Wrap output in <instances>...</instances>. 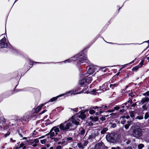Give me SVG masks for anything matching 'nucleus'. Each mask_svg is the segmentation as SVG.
Instances as JSON below:
<instances>
[{
	"label": "nucleus",
	"instance_id": "nucleus-1",
	"mask_svg": "<svg viewBox=\"0 0 149 149\" xmlns=\"http://www.w3.org/2000/svg\"><path fill=\"white\" fill-rule=\"evenodd\" d=\"M79 125V120L77 118H74L72 116L67 121H65L60 125L54 127L51 130L49 134L50 136H53L57 135L60 131L59 128L61 131H67L68 130L75 129L77 126Z\"/></svg>",
	"mask_w": 149,
	"mask_h": 149
},
{
	"label": "nucleus",
	"instance_id": "nucleus-2",
	"mask_svg": "<svg viewBox=\"0 0 149 149\" xmlns=\"http://www.w3.org/2000/svg\"><path fill=\"white\" fill-rule=\"evenodd\" d=\"M77 60H78L80 63H88L89 62V61L87 58V56L84 54L83 52L75 55L72 58L66 60L65 62H70L72 60L75 61Z\"/></svg>",
	"mask_w": 149,
	"mask_h": 149
},
{
	"label": "nucleus",
	"instance_id": "nucleus-3",
	"mask_svg": "<svg viewBox=\"0 0 149 149\" xmlns=\"http://www.w3.org/2000/svg\"><path fill=\"white\" fill-rule=\"evenodd\" d=\"M130 131H131V135L136 138H139L142 134L141 130L138 127H132Z\"/></svg>",
	"mask_w": 149,
	"mask_h": 149
},
{
	"label": "nucleus",
	"instance_id": "nucleus-4",
	"mask_svg": "<svg viewBox=\"0 0 149 149\" xmlns=\"http://www.w3.org/2000/svg\"><path fill=\"white\" fill-rule=\"evenodd\" d=\"M106 138L108 141L112 143L116 142L119 139L118 135L113 133L107 134Z\"/></svg>",
	"mask_w": 149,
	"mask_h": 149
},
{
	"label": "nucleus",
	"instance_id": "nucleus-5",
	"mask_svg": "<svg viewBox=\"0 0 149 149\" xmlns=\"http://www.w3.org/2000/svg\"><path fill=\"white\" fill-rule=\"evenodd\" d=\"M88 132H89L90 133V134L89 135L88 138V139H94L99 134L98 131L97 129L93 130L92 129H90L88 130L86 134Z\"/></svg>",
	"mask_w": 149,
	"mask_h": 149
},
{
	"label": "nucleus",
	"instance_id": "nucleus-6",
	"mask_svg": "<svg viewBox=\"0 0 149 149\" xmlns=\"http://www.w3.org/2000/svg\"><path fill=\"white\" fill-rule=\"evenodd\" d=\"M96 70V66L92 64L90 65L88 67V70L87 72V73L85 74L84 77H86L88 76V75H87V74H93Z\"/></svg>",
	"mask_w": 149,
	"mask_h": 149
},
{
	"label": "nucleus",
	"instance_id": "nucleus-7",
	"mask_svg": "<svg viewBox=\"0 0 149 149\" xmlns=\"http://www.w3.org/2000/svg\"><path fill=\"white\" fill-rule=\"evenodd\" d=\"M6 40V38L5 37L1 40V43H0V48H5L8 47V44L5 43Z\"/></svg>",
	"mask_w": 149,
	"mask_h": 149
},
{
	"label": "nucleus",
	"instance_id": "nucleus-8",
	"mask_svg": "<svg viewBox=\"0 0 149 149\" xmlns=\"http://www.w3.org/2000/svg\"><path fill=\"white\" fill-rule=\"evenodd\" d=\"M149 101V97H145L142 98V100L139 102V104H143L145 103H147Z\"/></svg>",
	"mask_w": 149,
	"mask_h": 149
},
{
	"label": "nucleus",
	"instance_id": "nucleus-9",
	"mask_svg": "<svg viewBox=\"0 0 149 149\" xmlns=\"http://www.w3.org/2000/svg\"><path fill=\"white\" fill-rule=\"evenodd\" d=\"M85 79H84L80 80L79 82V84L81 86H84L86 87L85 89L88 88L87 85L86 84V83Z\"/></svg>",
	"mask_w": 149,
	"mask_h": 149
},
{
	"label": "nucleus",
	"instance_id": "nucleus-10",
	"mask_svg": "<svg viewBox=\"0 0 149 149\" xmlns=\"http://www.w3.org/2000/svg\"><path fill=\"white\" fill-rule=\"evenodd\" d=\"M85 111H82L79 112L80 115H79V118H80L82 119H84L86 118V115L85 114Z\"/></svg>",
	"mask_w": 149,
	"mask_h": 149
},
{
	"label": "nucleus",
	"instance_id": "nucleus-11",
	"mask_svg": "<svg viewBox=\"0 0 149 149\" xmlns=\"http://www.w3.org/2000/svg\"><path fill=\"white\" fill-rule=\"evenodd\" d=\"M109 84L108 83H106L102 85V86H100V90H102L103 91H105L107 89V86H108Z\"/></svg>",
	"mask_w": 149,
	"mask_h": 149
},
{
	"label": "nucleus",
	"instance_id": "nucleus-12",
	"mask_svg": "<svg viewBox=\"0 0 149 149\" xmlns=\"http://www.w3.org/2000/svg\"><path fill=\"white\" fill-rule=\"evenodd\" d=\"M84 146H86L88 143V140H85L84 138L80 142Z\"/></svg>",
	"mask_w": 149,
	"mask_h": 149
},
{
	"label": "nucleus",
	"instance_id": "nucleus-13",
	"mask_svg": "<svg viewBox=\"0 0 149 149\" xmlns=\"http://www.w3.org/2000/svg\"><path fill=\"white\" fill-rule=\"evenodd\" d=\"M102 144V143H99L96 144L95 146V149H101Z\"/></svg>",
	"mask_w": 149,
	"mask_h": 149
},
{
	"label": "nucleus",
	"instance_id": "nucleus-14",
	"mask_svg": "<svg viewBox=\"0 0 149 149\" xmlns=\"http://www.w3.org/2000/svg\"><path fill=\"white\" fill-rule=\"evenodd\" d=\"M92 81L91 78V77H88L87 78L85 79V81L86 82V84L88 86V84L91 83Z\"/></svg>",
	"mask_w": 149,
	"mask_h": 149
},
{
	"label": "nucleus",
	"instance_id": "nucleus-15",
	"mask_svg": "<svg viewBox=\"0 0 149 149\" xmlns=\"http://www.w3.org/2000/svg\"><path fill=\"white\" fill-rule=\"evenodd\" d=\"M90 118L91 120L94 122H96L98 120V118L97 116H92L90 117Z\"/></svg>",
	"mask_w": 149,
	"mask_h": 149
},
{
	"label": "nucleus",
	"instance_id": "nucleus-16",
	"mask_svg": "<svg viewBox=\"0 0 149 149\" xmlns=\"http://www.w3.org/2000/svg\"><path fill=\"white\" fill-rule=\"evenodd\" d=\"M75 92V91H74V90H73V91H70L69 92H68L66 94H69V93H73L74 95H76V94H80L81 93L84 92V91H83V92L80 91L79 92H77V93H74V92Z\"/></svg>",
	"mask_w": 149,
	"mask_h": 149
},
{
	"label": "nucleus",
	"instance_id": "nucleus-17",
	"mask_svg": "<svg viewBox=\"0 0 149 149\" xmlns=\"http://www.w3.org/2000/svg\"><path fill=\"white\" fill-rule=\"evenodd\" d=\"M119 82L113 84H110V87L112 89H113L115 87H116L119 85Z\"/></svg>",
	"mask_w": 149,
	"mask_h": 149
},
{
	"label": "nucleus",
	"instance_id": "nucleus-18",
	"mask_svg": "<svg viewBox=\"0 0 149 149\" xmlns=\"http://www.w3.org/2000/svg\"><path fill=\"white\" fill-rule=\"evenodd\" d=\"M29 145H32L34 147H36L37 146V145L35 143L33 140H30L29 141Z\"/></svg>",
	"mask_w": 149,
	"mask_h": 149
},
{
	"label": "nucleus",
	"instance_id": "nucleus-19",
	"mask_svg": "<svg viewBox=\"0 0 149 149\" xmlns=\"http://www.w3.org/2000/svg\"><path fill=\"white\" fill-rule=\"evenodd\" d=\"M44 106L43 104H42L40 106H38L36 109L35 112L36 113L38 112L42 109V107Z\"/></svg>",
	"mask_w": 149,
	"mask_h": 149
},
{
	"label": "nucleus",
	"instance_id": "nucleus-20",
	"mask_svg": "<svg viewBox=\"0 0 149 149\" xmlns=\"http://www.w3.org/2000/svg\"><path fill=\"white\" fill-rule=\"evenodd\" d=\"M129 113L131 118H133L134 117V114H135V112L134 111H129Z\"/></svg>",
	"mask_w": 149,
	"mask_h": 149
},
{
	"label": "nucleus",
	"instance_id": "nucleus-21",
	"mask_svg": "<svg viewBox=\"0 0 149 149\" xmlns=\"http://www.w3.org/2000/svg\"><path fill=\"white\" fill-rule=\"evenodd\" d=\"M80 134L81 135H84L85 134V131L84 128H80L79 129Z\"/></svg>",
	"mask_w": 149,
	"mask_h": 149
},
{
	"label": "nucleus",
	"instance_id": "nucleus-22",
	"mask_svg": "<svg viewBox=\"0 0 149 149\" xmlns=\"http://www.w3.org/2000/svg\"><path fill=\"white\" fill-rule=\"evenodd\" d=\"M132 122L131 121L128 122L124 126L125 128L126 129H128L130 126L132 124Z\"/></svg>",
	"mask_w": 149,
	"mask_h": 149
},
{
	"label": "nucleus",
	"instance_id": "nucleus-23",
	"mask_svg": "<svg viewBox=\"0 0 149 149\" xmlns=\"http://www.w3.org/2000/svg\"><path fill=\"white\" fill-rule=\"evenodd\" d=\"M29 118V116L28 117H25V116L22 117L21 118V120L22 122H27L28 120V119Z\"/></svg>",
	"mask_w": 149,
	"mask_h": 149
},
{
	"label": "nucleus",
	"instance_id": "nucleus-24",
	"mask_svg": "<svg viewBox=\"0 0 149 149\" xmlns=\"http://www.w3.org/2000/svg\"><path fill=\"white\" fill-rule=\"evenodd\" d=\"M107 107L106 106H103L102 107H93V109H96L97 108L98 109H97V110L98 111H100V110H101L102 109V108H105L106 107Z\"/></svg>",
	"mask_w": 149,
	"mask_h": 149
},
{
	"label": "nucleus",
	"instance_id": "nucleus-25",
	"mask_svg": "<svg viewBox=\"0 0 149 149\" xmlns=\"http://www.w3.org/2000/svg\"><path fill=\"white\" fill-rule=\"evenodd\" d=\"M77 146L79 149H84V147L80 142L77 143Z\"/></svg>",
	"mask_w": 149,
	"mask_h": 149
},
{
	"label": "nucleus",
	"instance_id": "nucleus-26",
	"mask_svg": "<svg viewBox=\"0 0 149 149\" xmlns=\"http://www.w3.org/2000/svg\"><path fill=\"white\" fill-rule=\"evenodd\" d=\"M61 96V95H60V96H58V97H54L52 98L51 99H50V100L48 102H53L54 101L57 99L58 97L59 96Z\"/></svg>",
	"mask_w": 149,
	"mask_h": 149
},
{
	"label": "nucleus",
	"instance_id": "nucleus-27",
	"mask_svg": "<svg viewBox=\"0 0 149 149\" xmlns=\"http://www.w3.org/2000/svg\"><path fill=\"white\" fill-rule=\"evenodd\" d=\"M142 67V65H141L140 66H139V65H137L135 67H134L132 69V70H134L135 71H136L137 70H138L139 68L141 67Z\"/></svg>",
	"mask_w": 149,
	"mask_h": 149
},
{
	"label": "nucleus",
	"instance_id": "nucleus-28",
	"mask_svg": "<svg viewBox=\"0 0 149 149\" xmlns=\"http://www.w3.org/2000/svg\"><path fill=\"white\" fill-rule=\"evenodd\" d=\"M26 148V146H25V145L24 144V143H22L20 144L18 148H22L23 149H24Z\"/></svg>",
	"mask_w": 149,
	"mask_h": 149
},
{
	"label": "nucleus",
	"instance_id": "nucleus-29",
	"mask_svg": "<svg viewBox=\"0 0 149 149\" xmlns=\"http://www.w3.org/2000/svg\"><path fill=\"white\" fill-rule=\"evenodd\" d=\"M108 130V129L107 128H104L101 131V133L102 134L105 133Z\"/></svg>",
	"mask_w": 149,
	"mask_h": 149
},
{
	"label": "nucleus",
	"instance_id": "nucleus-30",
	"mask_svg": "<svg viewBox=\"0 0 149 149\" xmlns=\"http://www.w3.org/2000/svg\"><path fill=\"white\" fill-rule=\"evenodd\" d=\"M37 133H38L37 132H36L35 131H34L32 134V136L33 137H36L37 136L36 135L37 134Z\"/></svg>",
	"mask_w": 149,
	"mask_h": 149
},
{
	"label": "nucleus",
	"instance_id": "nucleus-31",
	"mask_svg": "<svg viewBox=\"0 0 149 149\" xmlns=\"http://www.w3.org/2000/svg\"><path fill=\"white\" fill-rule=\"evenodd\" d=\"M0 121L2 123H5L6 122L5 118L3 117H0Z\"/></svg>",
	"mask_w": 149,
	"mask_h": 149
},
{
	"label": "nucleus",
	"instance_id": "nucleus-32",
	"mask_svg": "<svg viewBox=\"0 0 149 149\" xmlns=\"http://www.w3.org/2000/svg\"><path fill=\"white\" fill-rule=\"evenodd\" d=\"M149 117V113L148 112H146V113L145 116L144 118L146 119H147Z\"/></svg>",
	"mask_w": 149,
	"mask_h": 149
},
{
	"label": "nucleus",
	"instance_id": "nucleus-33",
	"mask_svg": "<svg viewBox=\"0 0 149 149\" xmlns=\"http://www.w3.org/2000/svg\"><path fill=\"white\" fill-rule=\"evenodd\" d=\"M144 145L143 144H141L138 146V148L139 149H141L144 147Z\"/></svg>",
	"mask_w": 149,
	"mask_h": 149
},
{
	"label": "nucleus",
	"instance_id": "nucleus-34",
	"mask_svg": "<svg viewBox=\"0 0 149 149\" xmlns=\"http://www.w3.org/2000/svg\"><path fill=\"white\" fill-rule=\"evenodd\" d=\"M143 116H137L136 118V119H138L139 120H141L143 119Z\"/></svg>",
	"mask_w": 149,
	"mask_h": 149
},
{
	"label": "nucleus",
	"instance_id": "nucleus-35",
	"mask_svg": "<svg viewBox=\"0 0 149 149\" xmlns=\"http://www.w3.org/2000/svg\"><path fill=\"white\" fill-rule=\"evenodd\" d=\"M142 108L144 110H146L147 109V107L146 104L143 105L142 107Z\"/></svg>",
	"mask_w": 149,
	"mask_h": 149
},
{
	"label": "nucleus",
	"instance_id": "nucleus-36",
	"mask_svg": "<svg viewBox=\"0 0 149 149\" xmlns=\"http://www.w3.org/2000/svg\"><path fill=\"white\" fill-rule=\"evenodd\" d=\"M65 140L67 141H72L73 140V139L72 137H68Z\"/></svg>",
	"mask_w": 149,
	"mask_h": 149
},
{
	"label": "nucleus",
	"instance_id": "nucleus-37",
	"mask_svg": "<svg viewBox=\"0 0 149 149\" xmlns=\"http://www.w3.org/2000/svg\"><path fill=\"white\" fill-rule=\"evenodd\" d=\"M71 109L73 111L74 113L75 112L76 113L78 111V108H74L73 109Z\"/></svg>",
	"mask_w": 149,
	"mask_h": 149
},
{
	"label": "nucleus",
	"instance_id": "nucleus-38",
	"mask_svg": "<svg viewBox=\"0 0 149 149\" xmlns=\"http://www.w3.org/2000/svg\"><path fill=\"white\" fill-rule=\"evenodd\" d=\"M47 141V139H45L43 140H40V142L42 144H44Z\"/></svg>",
	"mask_w": 149,
	"mask_h": 149
},
{
	"label": "nucleus",
	"instance_id": "nucleus-39",
	"mask_svg": "<svg viewBox=\"0 0 149 149\" xmlns=\"http://www.w3.org/2000/svg\"><path fill=\"white\" fill-rule=\"evenodd\" d=\"M95 112V111L93 109L90 110L89 111V113L91 114H93Z\"/></svg>",
	"mask_w": 149,
	"mask_h": 149
},
{
	"label": "nucleus",
	"instance_id": "nucleus-40",
	"mask_svg": "<svg viewBox=\"0 0 149 149\" xmlns=\"http://www.w3.org/2000/svg\"><path fill=\"white\" fill-rule=\"evenodd\" d=\"M98 91H99V89H93V92H94V93H100L101 92H97Z\"/></svg>",
	"mask_w": 149,
	"mask_h": 149
},
{
	"label": "nucleus",
	"instance_id": "nucleus-41",
	"mask_svg": "<svg viewBox=\"0 0 149 149\" xmlns=\"http://www.w3.org/2000/svg\"><path fill=\"white\" fill-rule=\"evenodd\" d=\"M127 105V103H125L121 105L120 106V108H124V107H125L124 105H126H126Z\"/></svg>",
	"mask_w": 149,
	"mask_h": 149
},
{
	"label": "nucleus",
	"instance_id": "nucleus-42",
	"mask_svg": "<svg viewBox=\"0 0 149 149\" xmlns=\"http://www.w3.org/2000/svg\"><path fill=\"white\" fill-rule=\"evenodd\" d=\"M33 141L35 143H38L39 142V140L38 139H33Z\"/></svg>",
	"mask_w": 149,
	"mask_h": 149
},
{
	"label": "nucleus",
	"instance_id": "nucleus-43",
	"mask_svg": "<svg viewBox=\"0 0 149 149\" xmlns=\"http://www.w3.org/2000/svg\"><path fill=\"white\" fill-rule=\"evenodd\" d=\"M115 110H117L120 109V107L119 106H116L114 107Z\"/></svg>",
	"mask_w": 149,
	"mask_h": 149
},
{
	"label": "nucleus",
	"instance_id": "nucleus-44",
	"mask_svg": "<svg viewBox=\"0 0 149 149\" xmlns=\"http://www.w3.org/2000/svg\"><path fill=\"white\" fill-rule=\"evenodd\" d=\"M65 141H62V142H58V145L61 144V145H62L63 144V143H65Z\"/></svg>",
	"mask_w": 149,
	"mask_h": 149
},
{
	"label": "nucleus",
	"instance_id": "nucleus-45",
	"mask_svg": "<svg viewBox=\"0 0 149 149\" xmlns=\"http://www.w3.org/2000/svg\"><path fill=\"white\" fill-rule=\"evenodd\" d=\"M101 120L103 121L106 120V118L105 117H102L100 118Z\"/></svg>",
	"mask_w": 149,
	"mask_h": 149
},
{
	"label": "nucleus",
	"instance_id": "nucleus-46",
	"mask_svg": "<svg viewBox=\"0 0 149 149\" xmlns=\"http://www.w3.org/2000/svg\"><path fill=\"white\" fill-rule=\"evenodd\" d=\"M88 125H89L90 126H92L93 125V124L90 121V122H88Z\"/></svg>",
	"mask_w": 149,
	"mask_h": 149
},
{
	"label": "nucleus",
	"instance_id": "nucleus-47",
	"mask_svg": "<svg viewBox=\"0 0 149 149\" xmlns=\"http://www.w3.org/2000/svg\"><path fill=\"white\" fill-rule=\"evenodd\" d=\"M116 125L115 123H113L111 125V127L113 128L116 127Z\"/></svg>",
	"mask_w": 149,
	"mask_h": 149
},
{
	"label": "nucleus",
	"instance_id": "nucleus-48",
	"mask_svg": "<svg viewBox=\"0 0 149 149\" xmlns=\"http://www.w3.org/2000/svg\"><path fill=\"white\" fill-rule=\"evenodd\" d=\"M111 115H112L113 117V118H115L116 116V114L114 113H112Z\"/></svg>",
	"mask_w": 149,
	"mask_h": 149
},
{
	"label": "nucleus",
	"instance_id": "nucleus-49",
	"mask_svg": "<svg viewBox=\"0 0 149 149\" xmlns=\"http://www.w3.org/2000/svg\"><path fill=\"white\" fill-rule=\"evenodd\" d=\"M129 96H131V97H134V94L132 93H130L129 94Z\"/></svg>",
	"mask_w": 149,
	"mask_h": 149
},
{
	"label": "nucleus",
	"instance_id": "nucleus-50",
	"mask_svg": "<svg viewBox=\"0 0 149 149\" xmlns=\"http://www.w3.org/2000/svg\"><path fill=\"white\" fill-rule=\"evenodd\" d=\"M144 95L148 96L149 95V91L143 94Z\"/></svg>",
	"mask_w": 149,
	"mask_h": 149
},
{
	"label": "nucleus",
	"instance_id": "nucleus-51",
	"mask_svg": "<svg viewBox=\"0 0 149 149\" xmlns=\"http://www.w3.org/2000/svg\"><path fill=\"white\" fill-rule=\"evenodd\" d=\"M61 148V146H58L56 148V149H60Z\"/></svg>",
	"mask_w": 149,
	"mask_h": 149
},
{
	"label": "nucleus",
	"instance_id": "nucleus-52",
	"mask_svg": "<svg viewBox=\"0 0 149 149\" xmlns=\"http://www.w3.org/2000/svg\"><path fill=\"white\" fill-rule=\"evenodd\" d=\"M127 102L131 104L132 103V100L131 99H130L129 100L127 101Z\"/></svg>",
	"mask_w": 149,
	"mask_h": 149
},
{
	"label": "nucleus",
	"instance_id": "nucleus-53",
	"mask_svg": "<svg viewBox=\"0 0 149 149\" xmlns=\"http://www.w3.org/2000/svg\"><path fill=\"white\" fill-rule=\"evenodd\" d=\"M143 61H142L138 65H139V66L141 65H142V64L143 63Z\"/></svg>",
	"mask_w": 149,
	"mask_h": 149
},
{
	"label": "nucleus",
	"instance_id": "nucleus-54",
	"mask_svg": "<svg viewBox=\"0 0 149 149\" xmlns=\"http://www.w3.org/2000/svg\"><path fill=\"white\" fill-rule=\"evenodd\" d=\"M125 110L124 109H122L119 110V112L121 113H123L124 112Z\"/></svg>",
	"mask_w": 149,
	"mask_h": 149
},
{
	"label": "nucleus",
	"instance_id": "nucleus-55",
	"mask_svg": "<svg viewBox=\"0 0 149 149\" xmlns=\"http://www.w3.org/2000/svg\"><path fill=\"white\" fill-rule=\"evenodd\" d=\"M10 134V133H6V134L5 135H4V136L5 137H6L7 136H8L9 134Z\"/></svg>",
	"mask_w": 149,
	"mask_h": 149
},
{
	"label": "nucleus",
	"instance_id": "nucleus-56",
	"mask_svg": "<svg viewBox=\"0 0 149 149\" xmlns=\"http://www.w3.org/2000/svg\"><path fill=\"white\" fill-rule=\"evenodd\" d=\"M47 111V110L45 109L43 111H42L41 113H40V114H43V113H44L45 112H46Z\"/></svg>",
	"mask_w": 149,
	"mask_h": 149
},
{
	"label": "nucleus",
	"instance_id": "nucleus-57",
	"mask_svg": "<svg viewBox=\"0 0 149 149\" xmlns=\"http://www.w3.org/2000/svg\"><path fill=\"white\" fill-rule=\"evenodd\" d=\"M10 140L11 141L13 142H14L15 141V140H13V139L12 138H11L10 139Z\"/></svg>",
	"mask_w": 149,
	"mask_h": 149
},
{
	"label": "nucleus",
	"instance_id": "nucleus-58",
	"mask_svg": "<svg viewBox=\"0 0 149 149\" xmlns=\"http://www.w3.org/2000/svg\"><path fill=\"white\" fill-rule=\"evenodd\" d=\"M18 133L20 136L21 137H23L22 134V133H20L19 131L18 132Z\"/></svg>",
	"mask_w": 149,
	"mask_h": 149
},
{
	"label": "nucleus",
	"instance_id": "nucleus-59",
	"mask_svg": "<svg viewBox=\"0 0 149 149\" xmlns=\"http://www.w3.org/2000/svg\"><path fill=\"white\" fill-rule=\"evenodd\" d=\"M54 140L55 141H56L58 140V139L57 138H55L54 139Z\"/></svg>",
	"mask_w": 149,
	"mask_h": 149
},
{
	"label": "nucleus",
	"instance_id": "nucleus-60",
	"mask_svg": "<svg viewBox=\"0 0 149 149\" xmlns=\"http://www.w3.org/2000/svg\"><path fill=\"white\" fill-rule=\"evenodd\" d=\"M130 117L129 116H127L126 117V118H127V119H128L130 118Z\"/></svg>",
	"mask_w": 149,
	"mask_h": 149
},
{
	"label": "nucleus",
	"instance_id": "nucleus-61",
	"mask_svg": "<svg viewBox=\"0 0 149 149\" xmlns=\"http://www.w3.org/2000/svg\"><path fill=\"white\" fill-rule=\"evenodd\" d=\"M111 111L112 112H113L115 111L114 108H113L112 109H111Z\"/></svg>",
	"mask_w": 149,
	"mask_h": 149
},
{
	"label": "nucleus",
	"instance_id": "nucleus-62",
	"mask_svg": "<svg viewBox=\"0 0 149 149\" xmlns=\"http://www.w3.org/2000/svg\"><path fill=\"white\" fill-rule=\"evenodd\" d=\"M116 148V149H121L120 147L119 146L117 147Z\"/></svg>",
	"mask_w": 149,
	"mask_h": 149
},
{
	"label": "nucleus",
	"instance_id": "nucleus-63",
	"mask_svg": "<svg viewBox=\"0 0 149 149\" xmlns=\"http://www.w3.org/2000/svg\"><path fill=\"white\" fill-rule=\"evenodd\" d=\"M136 104H134L132 105V107H134L136 105Z\"/></svg>",
	"mask_w": 149,
	"mask_h": 149
},
{
	"label": "nucleus",
	"instance_id": "nucleus-64",
	"mask_svg": "<svg viewBox=\"0 0 149 149\" xmlns=\"http://www.w3.org/2000/svg\"><path fill=\"white\" fill-rule=\"evenodd\" d=\"M41 149H46L45 147H43L41 148Z\"/></svg>",
	"mask_w": 149,
	"mask_h": 149
}]
</instances>
